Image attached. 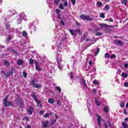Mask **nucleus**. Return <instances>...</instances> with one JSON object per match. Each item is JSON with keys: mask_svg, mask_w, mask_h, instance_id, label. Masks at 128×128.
I'll return each mask as SVG.
<instances>
[{"mask_svg": "<svg viewBox=\"0 0 128 128\" xmlns=\"http://www.w3.org/2000/svg\"><path fill=\"white\" fill-rule=\"evenodd\" d=\"M96 116H97V124L98 126H99V128H100L102 126V117L100 116V115L96 114Z\"/></svg>", "mask_w": 128, "mask_h": 128, "instance_id": "nucleus-6", "label": "nucleus"}, {"mask_svg": "<svg viewBox=\"0 0 128 128\" xmlns=\"http://www.w3.org/2000/svg\"><path fill=\"white\" fill-rule=\"evenodd\" d=\"M96 4H98V6L99 7H100V6H102V2H96Z\"/></svg>", "mask_w": 128, "mask_h": 128, "instance_id": "nucleus-32", "label": "nucleus"}, {"mask_svg": "<svg viewBox=\"0 0 128 128\" xmlns=\"http://www.w3.org/2000/svg\"><path fill=\"white\" fill-rule=\"evenodd\" d=\"M56 90H58V92H62V89L60 88V87L58 86H56L55 88Z\"/></svg>", "mask_w": 128, "mask_h": 128, "instance_id": "nucleus-26", "label": "nucleus"}, {"mask_svg": "<svg viewBox=\"0 0 128 128\" xmlns=\"http://www.w3.org/2000/svg\"><path fill=\"white\" fill-rule=\"evenodd\" d=\"M100 18H105L104 14L100 13Z\"/></svg>", "mask_w": 128, "mask_h": 128, "instance_id": "nucleus-35", "label": "nucleus"}, {"mask_svg": "<svg viewBox=\"0 0 128 128\" xmlns=\"http://www.w3.org/2000/svg\"><path fill=\"white\" fill-rule=\"evenodd\" d=\"M92 92H93L94 94H96V90L95 88L92 89Z\"/></svg>", "mask_w": 128, "mask_h": 128, "instance_id": "nucleus-53", "label": "nucleus"}, {"mask_svg": "<svg viewBox=\"0 0 128 128\" xmlns=\"http://www.w3.org/2000/svg\"><path fill=\"white\" fill-rule=\"evenodd\" d=\"M34 64H35V66H36V70H38V72H41L42 68L38 66V62L36 61L34 62Z\"/></svg>", "mask_w": 128, "mask_h": 128, "instance_id": "nucleus-12", "label": "nucleus"}, {"mask_svg": "<svg viewBox=\"0 0 128 128\" xmlns=\"http://www.w3.org/2000/svg\"><path fill=\"white\" fill-rule=\"evenodd\" d=\"M24 118H25L26 122H28V120H30V118L28 117H24Z\"/></svg>", "mask_w": 128, "mask_h": 128, "instance_id": "nucleus-49", "label": "nucleus"}, {"mask_svg": "<svg viewBox=\"0 0 128 128\" xmlns=\"http://www.w3.org/2000/svg\"><path fill=\"white\" fill-rule=\"evenodd\" d=\"M10 23L6 24V28L8 30H10Z\"/></svg>", "mask_w": 128, "mask_h": 128, "instance_id": "nucleus-33", "label": "nucleus"}, {"mask_svg": "<svg viewBox=\"0 0 128 128\" xmlns=\"http://www.w3.org/2000/svg\"><path fill=\"white\" fill-rule=\"evenodd\" d=\"M109 22H114V20H112V18H110Z\"/></svg>", "mask_w": 128, "mask_h": 128, "instance_id": "nucleus-63", "label": "nucleus"}, {"mask_svg": "<svg viewBox=\"0 0 128 128\" xmlns=\"http://www.w3.org/2000/svg\"><path fill=\"white\" fill-rule=\"evenodd\" d=\"M14 68H12L10 71H7L6 73H4V74L6 78H8L10 76L14 74Z\"/></svg>", "mask_w": 128, "mask_h": 128, "instance_id": "nucleus-7", "label": "nucleus"}, {"mask_svg": "<svg viewBox=\"0 0 128 128\" xmlns=\"http://www.w3.org/2000/svg\"><path fill=\"white\" fill-rule=\"evenodd\" d=\"M86 35H84L83 37L82 38V40H86Z\"/></svg>", "mask_w": 128, "mask_h": 128, "instance_id": "nucleus-58", "label": "nucleus"}, {"mask_svg": "<svg viewBox=\"0 0 128 128\" xmlns=\"http://www.w3.org/2000/svg\"><path fill=\"white\" fill-rule=\"evenodd\" d=\"M115 44H116L117 46H124V42L120 40H118L115 41Z\"/></svg>", "mask_w": 128, "mask_h": 128, "instance_id": "nucleus-13", "label": "nucleus"}, {"mask_svg": "<svg viewBox=\"0 0 128 128\" xmlns=\"http://www.w3.org/2000/svg\"><path fill=\"white\" fill-rule=\"evenodd\" d=\"M64 6H68V1L66 0H65L64 2Z\"/></svg>", "mask_w": 128, "mask_h": 128, "instance_id": "nucleus-46", "label": "nucleus"}, {"mask_svg": "<svg viewBox=\"0 0 128 128\" xmlns=\"http://www.w3.org/2000/svg\"><path fill=\"white\" fill-rule=\"evenodd\" d=\"M8 50H10V52H12V54H16V52L12 49H8Z\"/></svg>", "mask_w": 128, "mask_h": 128, "instance_id": "nucleus-38", "label": "nucleus"}, {"mask_svg": "<svg viewBox=\"0 0 128 128\" xmlns=\"http://www.w3.org/2000/svg\"><path fill=\"white\" fill-rule=\"evenodd\" d=\"M8 96H6V98L4 100L3 104H4L5 106H12V101L8 100Z\"/></svg>", "mask_w": 128, "mask_h": 128, "instance_id": "nucleus-3", "label": "nucleus"}, {"mask_svg": "<svg viewBox=\"0 0 128 128\" xmlns=\"http://www.w3.org/2000/svg\"><path fill=\"white\" fill-rule=\"evenodd\" d=\"M92 52H93V54L95 56H96L100 52V48H94L92 51Z\"/></svg>", "mask_w": 128, "mask_h": 128, "instance_id": "nucleus-11", "label": "nucleus"}, {"mask_svg": "<svg viewBox=\"0 0 128 128\" xmlns=\"http://www.w3.org/2000/svg\"><path fill=\"white\" fill-rule=\"evenodd\" d=\"M104 58H110V54H108V53L106 54Z\"/></svg>", "mask_w": 128, "mask_h": 128, "instance_id": "nucleus-37", "label": "nucleus"}, {"mask_svg": "<svg viewBox=\"0 0 128 128\" xmlns=\"http://www.w3.org/2000/svg\"><path fill=\"white\" fill-rule=\"evenodd\" d=\"M123 114H128V112H126V110H124Z\"/></svg>", "mask_w": 128, "mask_h": 128, "instance_id": "nucleus-55", "label": "nucleus"}, {"mask_svg": "<svg viewBox=\"0 0 128 128\" xmlns=\"http://www.w3.org/2000/svg\"><path fill=\"white\" fill-rule=\"evenodd\" d=\"M31 86H33V88H42V85L38 84H36V80H33L31 81L30 82Z\"/></svg>", "mask_w": 128, "mask_h": 128, "instance_id": "nucleus-4", "label": "nucleus"}, {"mask_svg": "<svg viewBox=\"0 0 128 128\" xmlns=\"http://www.w3.org/2000/svg\"><path fill=\"white\" fill-rule=\"evenodd\" d=\"M59 8H60V10H64V4H60Z\"/></svg>", "mask_w": 128, "mask_h": 128, "instance_id": "nucleus-30", "label": "nucleus"}, {"mask_svg": "<svg viewBox=\"0 0 128 128\" xmlns=\"http://www.w3.org/2000/svg\"><path fill=\"white\" fill-rule=\"evenodd\" d=\"M56 122V119H55L54 120H52V124H54Z\"/></svg>", "mask_w": 128, "mask_h": 128, "instance_id": "nucleus-60", "label": "nucleus"}, {"mask_svg": "<svg viewBox=\"0 0 128 128\" xmlns=\"http://www.w3.org/2000/svg\"><path fill=\"white\" fill-rule=\"evenodd\" d=\"M108 28H114V26L108 25Z\"/></svg>", "mask_w": 128, "mask_h": 128, "instance_id": "nucleus-57", "label": "nucleus"}, {"mask_svg": "<svg viewBox=\"0 0 128 128\" xmlns=\"http://www.w3.org/2000/svg\"><path fill=\"white\" fill-rule=\"evenodd\" d=\"M122 126L123 128H128V124L126 122H122Z\"/></svg>", "mask_w": 128, "mask_h": 128, "instance_id": "nucleus-23", "label": "nucleus"}, {"mask_svg": "<svg viewBox=\"0 0 128 128\" xmlns=\"http://www.w3.org/2000/svg\"><path fill=\"white\" fill-rule=\"evenodd\" d=\"M29 64H30V65H32L34 64V59L32 58H30L29 59Z\"/></svg>", "mask_w": 128, "mask_h": 128, "instance_id": "nucleus-25", "label": "nucleus"}, {"mask_svg": "<svg viewBox=\"0 0 128 128\" xmlns=\"http://www.w3.org/2000/svg\"><path fill=\"white\" fill-rule=\"evenodd\" d=\"M57 18H58L59 20H60V14H57Z\"/></svg>", "mask_w": 128, "mask_h": 128, "instance_id": "nucleus-61", "label": "nucleus"}, {"mask_svg": "<svg viewBox=\"0 0 128 128\" xmlns=\"http://www.w3.org/2000/svg\"><path fill=\"white\" fill-rule=\"evenodd\" d=\"M72 4H76V0H71Z\"/></svg>", "mask_w": 128, "mask_h": 128, "instance_id": "nucleus-48", "label": "nucleus"}, {"mask_svg": "<svg viewBox=\"0 0 128 128\" xmlns=\"http://www.w3.org/2000/svg\"><path fill=\"white\" fill-rule=\"evenodd\" d=\"M40 116H42V114H44V111L40 110Z\"/></svg>", "mask_w": 128, "mask_h": 128, "instance_id": "nucleus-47", "label": "nucleus"}, {"mask_svg": "<svg viewBox=\"0 0 128 128\" xmlns=\"http://www.w3.org/2000/svg\"><path fill=\"white\" fill-rule=\"evenodd\" d=\"M56 60L58 62V68L60 70H62V64H61L62 62V54H58L56 56Z\"/></svg>", "mask_w": 128, "mask_h": 128, "instance_id": "nucleus-2", "label": "nucleus"}, {"mask_svg": "<svg viewBox=\"0 0 128 128\" xmlns=\"http://www.w3.org/2000/svg\"><path fill=\"white\" fill-rule=\"evenodd\" d=\"M99 26H102V28H108V25L106 24H99Z\"/></svg>", "mask_w": 128, "mask_h": 128, "instance_id": "nucleus-27", "label": "nucleus"}, {"mask_svg": "<svg viewBox=\"0 0 128 128\" xmlns=\"http://www.w3.org/2000/svg\"><path fill=\"white\" fill-rule=\"evenodd\" d=\"M56 13L57 14H60V10L58 9H56Z\"/></svg>", "mask_w": 128, "mask_h": 128, "instance_id": "nucleus-51", "label": "nucleus"}, {"mask_svg": "<svg viewBox=\"0 0 128 128\" xmlns=\"http://www.w3.org/2000/svg\"><path fill=\"white\" fill-rule=\"evenodd\" d=\"M96 68H94V67H93V68L92 70V72H96Z\"/></svg>", "mask_w": 128, "mask_h": 128, "instance_id": "nucleus-54", "label": "nucleus"}, {"mask_svg": "<svg viewBox=\"0 0 128 128\" xmlns=\"http://www.w3.org/2000/svg\"><path fill=\"white\" fill-rule=\"evenodd\" d=\"M4 65L6 66H10V62L8 60H5L4 62Z\"/></svg>", "mask_w": 128, "mask_h": 128, "instance_id": "nucleus-29", "label": "nucleus"}, {"mask_svg": "<svg viewBox=\"0 0 128 128\" xmlns=\"http://www.w3.org/2000/svg\"><path fill=\"white\" fill-rule=\"evenodd\" d=\"M103 110L104 112H105L108 113V110H110V108H108V106H106L103 108Z\"/></svg>", "mask_w": 128, "mask_h": 128, "instance_id": "nucleus-22", "label": "nucleus"}, {"mask_svg": "<svg viewBox=\"0 0 128 128\" xmlns=\"http://www.w3.org/2000/svg\"><path fill=\"white\" fill-rule=\"evenodd\" d=\"M70 32L72 36H76V31L74 30H70Z\"/></svg>", "mask_w": 128, "mask_h": 128, "instance_id": "nucleus-28", "label": "nucleus"}, {"mask_svg": "<svg viewBox=\"0 0 128 128\" xmlns=\"http://www.w3.org/2000/svg\"><path fill=\"white\" fill-rule=\"evenodd\" d=\"M82 84H84V86H86V80L82 79Z\"/></svg>", "mask_w": 128, "mask_h": 128, "instance_id": "nucleus-56", "label": "nucleus"}, {"mask_svg": "<svg viewBox=\"0 0 128 128\" xmlns=\"http://www.w3.org/2000/svg\"><path fill=\"white\" fill-rule=\"evenodd\" d=\"M23 36H27L28 33H26V32H23L22 34Z\"/></svg>", "mask_w": 128, "mask_h": 128, "instance_id": "nucleus-43", "label": "nucleus"}, {"mask_svg": "<svg viewBox=\"0 0 128 128\" xmlns=\"http://www.w3.org/2000/svg\"><path fill=\"white\" fill-rule=\"evenodd\" d=\"M19 18L21 20H26V15L24 14V12H22L20 15Z\"/></svg>", "mask_w": 128, "mask_h": 128, "instance_id": "nucleus-10", "label": "nucleus"}, {"mask_svg": "<svg viewBox=\"0 0 128 128\" xmlns=\"http://www.w3.org/2000/svg\"><path fill=\"white\" fill-rule=\"evenodd\" d=\"M57 104L59 106H62V102L60 100H57Z\"/></svg>", "mask_w": 128, "mask_h": 128, "instance_id": "nucleus-36", "label": "nucleus"}, {"mask_svg": "<svg viewBox=\"0 0 128 128\" xmlns=\"http://www.w3.org/2000/svg\"><path fill=\"white\" fill-rule=\"evenodd\" d=\"M29 28L30 30H31V31L30 32L31 34L32 32H36V26L34 25V23H31L30 24Z\"/></svg>", "mask_w": 128, "mask_h": 128, "instance_id": "nucleus-9", "label": "nucleus"}, {"mask_svg": "<svg viewBox=\"0 0 128 128\" xmlns=\"http://www.w3.org/2000/svg\"><path fill=\"white\" fill-rule=\"evenodd\" d=\"M17 64L18 66H22V64H24V60L22 59H19L17 61Z\"/></svg>", "mask_w": 128, "mask_h": 128, "instance_id": "nucleus-17", "label": "nucleus"}, {"mask_svg": "<svg viewBox=\"0 0 128 128\" xmlns=\"http://www.w3.org/2000/svg\"><path fill=\"white\" fill-rule=\"evenodd\" d=\"M48 102L51 104H54V98H49L48 100Z\"/></svg>", "mask_w": 128, "mask_h": 128, "instance_id": "nucleus-20", "label": "nucleus"}, {"mask_svg": "<svg viewBox=\"0 0 128 128\" xmlns=\"http://www.w3.org/2000/svg\"><path fill=\"white\" fill-rule=\"evenodd\" d=\"M122 4L126 6V2H128V0H123L122 2Z\"/></svg>", "mask_w": 128, "mask_h": 128, "instance_id": "nucleus-31", "label": "nucleus"}, {"mask_svg": "<svg viewBox=\"0 0 128 128\" xmlns=\"http://www.w3.org/2000/svg\"><path fill=\"white\" fill-rule=\"evenodd\" d=\"M81 20H84L90 21L92 20V18L90 16H88L84 14H82L80 16Z\"/></svg>", "mask_w": 128, "mask_h": 128, "instance_id": "nucleus-5", "label": "nucleus"}, {"mask_svg": "<svg viewBox=\"0 0 128 128\" xmlns=\"http://www.w3.org/2000/svg\"><path fill=\"white\" fill-rule=\"evenodd\" d=\"M116 58V54H113L110 57L111 58Z\"/></svg>", "mask_w": 128, "mask_h": 128, "instance_id": "nucleus-62", "label": "nucleus"}, {"mask_svg": "<svg viewBox=\"0 0 128 128\" xmlns=\"http://www.w3.org/2000/svg\"><path fill=\"white\" fill-rule=\"evenodd\" d=\"M124 86L126 88H128V82L124 83Z\"/></svg>", "mask_w": 128, "mask_h": 128, "instance_id": "nucleus-52", "label": "nucleus"}, {"mask_svg": "<svg viewBox=\"0 0 128 128\" xmlns=\"http://www.w3.org/2000/svg\"><path fill=\"white\" fill-rule=\"evenodd\" d=\"M55 40L56 42V44L58 48H56L57 52H62V48H60V46H62V40H63L62 38V36L60 35V32L58 31L56 32Z\"/></svg>", "mask_w": 128, "mask_h": 128, "instance_id": "nucleus-1", "label": "nucleus"}, {"mask_svg": "<svg viewBox=\"0 0 128 128\" xmlns=\"http://www.w3.org/2000/svg\"><path fill=\"white\" fill-rule=\"evenodd\" d=\"M28 114H30V116H32V112H34V108L30 107L27 110Z\"/></svg>", "mask_w": 128, "mask_h": 128, "instance_id": "nucleus-14", "label": "nucleus"}, {"mask_svg": "<svg viewBox=\"0 0 128 128\" xmlns=\"http://www.w3.org/2000/svg\"><path fill=\"white\" fill-rule=\"evenodd\" d=\"M48 120L42 122V128H48Z\"/></svg>", "mask_w": 128, "mask_h": 128, "instance_id": "nucleus-16", "label": "nucleus"}, {"mask_svg": "<svg viewBox=\"0 0 128 128\" xmlns=\"http://www.w3.org/2000/svg\"><path fill=\"white\" fill-rule=\"evenodd\" d=\"M88 64H89L88 68L90 70V68H92V66H94V62H92V60H89Z\"/></svg>", "mask_w": 128, "mask_h": 128, "instance_id": "nucleus-19", "label": "nucleus"}, {"mask_svg": "<svg viewBox=\"0 0 128 128\" xmlns=\"http://www.w3.org/2000/svg\"><path fill=\"white\" fill-rule=\"evenodd\" d=\"M54 2L56 4H58L60 3V0H54Z\"/></svg>", "mask_w": 128, "mask_h": 128, "instance_id": "nucleus-44", "label": "nucleus"}, {"mask_svg": "<svg viewBox=\"0 0 128 128\" xmlns=\"http://www.w3.org/2000/svg\"><path fill=\"white\" fill-rule=\"evenodd\" d=\"M110 6L109 4H106V6H105V7L103 8L104 10H106V12H108V10H110Z\"/></svg>", "mask_w": 128, "mask_h": 128, "instance_id": "nucleus-18", "label": "nucleus"}, {"mask_svg": "<svg viewBox=\"0 0 128 128\" xmlns=\"http://www.w3.org/2000/svg\"><path fill=\"white\" fill-rule=\"evenodd\" d=\"M28 76V74H26V72H23V76H24V78H26Z\"/></svg>", "mask_w": 128, "mask_h": 128, "instance_id": "nucleus-45", "label": "nucleus"}, {"mask_svg": "<svg viewBox=\"0 0 128 128\" xmlns=\"http://www.w3.org/2000/svg\"><path fill=\"white\" fill-rule=\"evenodd\" d=\"M12 35H9L8 37V40L10 41V40H12Z\"/></svg>", "mask_w": 128, "mask_h": 128, "instance_id": "nucleus-41", "label": "nucleus"}, {"mask_svg": "<svg viewBox=\"0 0 128 128\" xmlns=\"http://www.w3.org/2000/svg\"><path fill=\"white\" fill-rule=\"evenodd\" d=\"M31 96L32 98L37 102L38 104H40V101L38 98L36 96V92H33L31 94Z\"/></svg>", "mask_w": 128, "mask_h": 128, "instance_id": "nucleus-8", "label": "nucleus"}, {"mask_svg": "<svg viewBox=\"0 0 128 128\" xmlns=\"http://www.w3.org/2000/svg\"><path fill=\"white\" fill-rule=\"evenodd\" d=\"M108 124L109 128H114V125L110 124V121L104 123V128H108V125H107Z\"/></svg>", "mask_w": 128, "mask_h": 128, "instance_id": "nucleus-15", "label": "nucleus"}, {"mask_svg": "<svg viewBox=\"0 0 128 128\" xmlns=\"http://www.w3.org/2000/svg\"><path fill=\"white\" fill-rule=\"evenodd\" d=\"M128 64L126 63L124 64V68H128Z\"/></svg>", "mask_w": 128, "mask_h": 128, "instance_id": "nucleus-59", "label": "nucleus"}, {"mask_svg": "<svg viewBox=\"0 0 128 128\" xmlns=\"http://www.w3.org/2000/svg\"><path fill=\"white\" fill-rule=\"evenodd\" d=\"M44 118H48V116H50V114L48 113H46L44 115Z\"/></svg>", "mask_w": 128, "mask_h": 128, "instance_id": "nucleus-40", "label": "nucleus"}, {"mask_svg": "<svg viewBox=\"0 0 128 128\" xmlns=\"http://www.w3.org/2000/svg\"><path fill=\"white\" fill-rule=\"evenodd\" d=\"M93 84H98V85L100 84H98V80H94Z\"/></svg>", "mask_w": 128, "mask_h": 128, "instance_id": "nucleus-39", "label": "nucleus"}, {"mask_svg": "<svg viewBox=\"0 0 128 128\" xmlns=\"http://www.w3.org/2000/svg\"><path fill=\"white\" fill-rule=\"evenodd\" d=\"M22 20L21 18H20V17H19V18L17 20L18 24H20L22 22Z\"/></svg>", "mask_w": 128, "mask_h": 128, "instance_id": "nucleus-34", "label": "nucleus"}, {"mask_svg": "<svg viewBox=\"0 0 128 128\" xmlns=\"http://www.w3.org/2000/svg\"><path fill=\"white\" fill-rule=\"evenodd\" d=\"M121 76L122 78H128V74H124V72H122L121 74Z\"/></svg>", "mask_w": 128, "mask_h": 128, "instance_id": "nucleus-24", "label": "nucleus"}, {"mask_svg": "<svg viewBox=\"0 0 128 128\" xmlns=\"http://www.w3.org/2000/svg\"><path fill=\"white\" fill-rule=\"evenodd\" d=\"M124 120V122H128V118H126Z\"/></svg>", "mask_w": 128, "mask_h": 128, "instance_id": "nucleus-64", "label": "nucleus"}, {"mask_svg": "<svg viewBox=\"0 0 128 128\" xmlns=\"http://www.w3.org/2000/svg\"><path fill=\"white\" fill-rule=\"evenodd\" d=\"M60 24H62V26H64V20H60Z\"/></svg>", "mask_w": 128, "mask_h": 128, "instance_id": "nucleus-50", "label": "nucleus"}, {"mask_svg": "<svg viewBox=\"0 0 128 128\" xmlns=\"http://www.w3.org/2000/svg\"><path fill=\"white\" fill-rule=\"evenodd\" d=\"M95 102L98 106H100V104H102V101L98 100H95Z\"/></svg>", "mask_w": 128, "mask_h": 128, "instance_id": "nucleus-21", "label": "nucleus"}, {"mask_svg": "<svg viewBox=\"0 0 128 128\" xmlns=\"http://www.w3.org/2000/svg\"><path fill=\"white\" fill-rule=\"evenodd\" d=\"M102 33L100 32H98L96 34V36H102Z\"/></svg>", "mask_w": 128, "mask_h": 128, "instance_id": "nucleus-42", "label": "nucleus"}]
</instances>
